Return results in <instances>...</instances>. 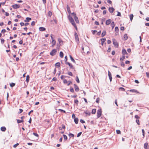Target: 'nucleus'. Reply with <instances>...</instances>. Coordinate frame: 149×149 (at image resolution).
Segmentation results:
<instances>
[{
	"label": "nucleus",
	"mask_w": 149,
	"mask_h": 149,
	"mask_svg": "<svg viewBox=\"0 0 149 149\" xmlns=\"http://www.w3.org/2000/svg\"><path fill=\"white\" fill-rule=\"evenodd\" d=\"M68 19L69 21L72 24L74 27L76 29H77V27L76 26V24L74 22V20L72 18V17L70 16L69 15L68 16Z\"/></svg>",
	"instance_id": "1"
},
{
	"label": "nucleus",
	"mask_w": 149,
	"mask_h": 149,
	"mask_svg": "<svg viewBox=\"0 0 149 149\" xmlns=\"http://www.w3.org/2000/svg\"><path fill=\"white\" fill-rule=\"evenodd\" d=\"M71 14L74 16V19H75L76 22L77 23H79V19L76 16V14L74 13H72Z\"/></svg>",
	"instance_id": "2"
},
{
	"label": "nucleus",
	"mask_w": 149,
	"mask_h": 149,
	"mask_svg": "<svg viewBox=\"0 0 149 149\" xmlns=\"http://www.w3.org/2000/svg\"><path fill=\"white\" fill-rule=\"evenodd\" d=\"M102 115V110L101 109H99L97 111V116L98 118H100Z\"/></svg>",
	"instance_id": "3"
},
{
	"label": "nucleus",
	"mask_w": 149,
	"mask_h": 149,
	"mask_svg": "<svg viewBox=\"0 0 149 149\" xmlns=\"http://www.w3.org/2000/svg\"><path fill=\"white\" fill-rule=\"evenodd\" d=\"M57 50L56 49H54L51 52L50 54L52 56H54Z\"/></svg>",
	"instance_id": "4"
},
{
	"label": "nucleus",
	"mask_w": 149,
	"mask_h": 149,
	"mask_svg": "<svg viewBox=\"0 0 149 149\" xmlns=\"http://www.w3.org/2000/svg\"><path fill=\"white\" fill-rule=\"evenodd\" d=\"M113 44L116 47H118V43L116 42V40L115 39H113Z\"/></svg>",
	"instance_id": "5"
},
{
	"label": "nucleus",
	"mask_w": 149,
	"mask_h": 149,
	"mask_svg": "<svg viewBox=\"0 0 149 149\" xmlns=\"http://www.w3.org/2000/svg\"><path fill=\"white\" fill-rule=\"evenodd\" d=\"M12 7L14 9L18 8L20 7V6L18 4H16L12 6Z\"/></svg>",
	"instance_id": "6"
},
{
	"label": "nucleus",
	"mask_w": 149,
	"mask_h": 149,
	"mask_svg": "<svg viewBox=\"0 0 149 149\" xmlns=\"http://www.w3.org/2000/svg\"><path fill=\"white\" fill-rule=\"evenodd\" d=\"M108 76L109 77L110 81H111L112 79L111 74L109 71H108Z\"/></svg>",
	"instance_id": "7"
},
{
	"label": "nucleus",
	"mask_w": 149,
	"mask_h": 149,
	"mask_svg": "<svg viewBox=\"0 0 149 149\" xmlns=\"http://www.w3.org/2000/svg\"><path fill=\"white\" fill-rule=\"evenodd\" d=\"M114 10V9L112 7H110L109 9V12L111 13H113Z\"/></svg>",
	"instance_id": "8"
},
{
	"label": "nucleus",
	"mask_w": 149,
	"mask_h": 149,
	"mask_svg": "<svg viewBox=\"0 0 149 149\" xmlns=\"http://www.w3.org/2000/svg\"><path fill=\"white\" fill-rule=\"evenodd\" d=\"M111 20L110 19H109L107 20L106 22V24L107 25H108L110 24L111 22Z\"/></svg>",
	"instance_id": "9"
},
{
	"label": "nucleus",
	"mask_w": 149,
	"mask_h": 149,
	"mask_svg": "<svg viewBox=\"0 0 149 149\" xmlns=\"http://www.w3.org/2000/svg\"><path fill=\"white\" fill-rule=\"evenodd\" d=\"M126 58L128 57V56L127 55H123L122 58H121L120 60L121 61H122L125 58V57Z\"/></svg>",
	"instance_id": "10"
},
{
	"label": "nucleus",
	"mask_w": 149,
	"mask_h": 149,
	"mask_svg": "<svg viewBox=\"0 0 149 149\" xmlns=\"http://www.w3.org/2000/svg\"><path fill=\"white\" fill-rule=\"evenodd\" d=\"M122 53L123 55H127V53L126 50L125 49H123L122 50Z\"/></svg>",
	"instance_id": "11"
},
{
	"label": "nucleus",
	"mask_w": 149,
	"mask_h": 149,
	"mask_svg": "<svg viewBox=\"0 0 149 149\" xmlns=\"http://www.w3.org/2000/svg\"><path fill=\"white\" fill-rule=\"evenodd\" d=\"M56 42L54 39L52 40V47H53L56 45Z\"/></svg>",
	"instance_id": "12"
},
{
	"label": "nucleus",
	"mask_w": 149,
	"mask_h": 149,
	"mask_svg": "<svg viewBox=\"0 0 149 149\" xmlns=\"http://www.w3.org/2000/svg\"><path fill=\"white\" fill-rule=\"evenodd\" d=\"M75 90L76 91L78 92L79 91V88L78 86H77L76 84H74Z\"/></svg>",
	"instance_id": "13"
},
{
	"label": "nucleus",
	"mask_w": 149,
	"mask_h": 149,
	"mask_svg": "<svg viewBox=\"0 0 149 149\" xmlns=\"http://www.w3.org/2000/svg\"><path fill=\"white\" fill-rule=\"evenodd\" d=\"M58 40L60 45H62L63 44V42L62 40L60 38H58Z\"/></svg>",
	"instance_id": "14"
},
{
	"label": "nucleus",
	"mask_w": 149,
	"mask_h": 149,
	"mask_svg": "<svg viewBox=\"0 0 149 149\" xmlns=\"http://www.w3.org/2000/svg\"><path fill=\"white\" fill-rule=\"evenodd\" d=\"M39 29L40 31H45L46 29L45 28L42 27H40L39 28Z\"/></svg>",
	"instance_id": "15"
},
{
	"label": "nucleus",
	"mask_w": 149,
	"mask_h": 149,
	"mask_svg": "<svg viewBox=\"0 0 149 149\" xmlns=\"http://www.w3.org/2000/svg\"><path fill=\"white\" fill-rule=\"evenodd\" d=\"M101 44L102 45H103L104 43V42L106 40L105 38H102L101 39Z\"/></svg>",
	"instance_id": "16"
},
{
	"label": "nucleus",
	"mask_w": 149,
	"mask_h": 149,
	"mask_svg": "<svg viewBox=\"0 0 149 149\" xmlns=\"http://www.w3.org/2000/svg\"><path fill=\"white\" fill-rule=\"evenodd\" d=\"M31 19L30 17H27L26 18V20H24L25 22H28L30 20H31Z\"/></svg>",
	"instance_id": "17"
},
{
	"label": "nucleus",
	"mask_w": 149,
	"mask_h": 149,
	"mask_svg": "<svg viewBox=\"0 0 149 149\" xmlns=\"http://www.w3.org/2000/svg\"><path fill=\"white\" fill-rule=\"evenodd\" d=\"M131 92H132V93H139V92H138L137 90L135 89L131 90Z\"/></svg>",
	"instance_id": "18"
},
{
	"label": "nucleus",
	"mask_w": 149,
	"mask_h": 149,
	"mask_svg": "<svg viewBox=\"0 0 149 149\" xmlns=\"http://www.w3.org/2000/svg\"><path fill=\"white\" fill-rule=\"evenodd\" d=\"M66 64L68 65L70 68H72V64L68 62H65V63Z\"/></svg>",
	"instance_id": "19"
},
{
	"label": "nucleus",
	"mask_w": 149,
	"mask_h": 149,
	"mask_svg": "<svg viewBox=\"0 0 149 149\" xmlns=\"http://www.w3.org/2000/svg\"><path fill=\"white\" fill-rule=\"evenodd\" d=\"M69 56H70V59L74 63H75V61L74 60V58L71 56L70 55Z\"/></svg>",
	"instance_id": "20"
},
{
	"label": "nucleus",
	"mask_w": 149,
	"mask_h": 149,
	"mask_svg": "<svg viewBox=\"0 0 149 149\" xmlns=\"http://www.w3.org/2000/svg\"><path fill=\"white\" fill-rule=\"evenodd\" d=\"M6 128L5 127H1V131L3 132H4L6 130Z\"/></svg>",
	"instance_id": "21"
},
{
	"label": "nucleus",
	"mask_w": 149,
	"mask_h": 149,
	"mask_svg": "<svg viewBox=\"0 0 149 149\" xmlns=\"http://www.w3.org/2000/svg\"><path fill=\"white\" fill-rule=\"evenodd\" d=\"M60 56L61 58H63V54L62 52H60Z\"/></svg>",
	"instance_id": "22"
},
{
	"label": "nucleus",
	"mask_w": 149,
	"mask_h": 149,
	"mask_svg": "<svg viewBox=\"0 0 149 149\" xmlns=\"http://www.w3.org/2000/svg\"><path fill=\"white\" fill-rule=\"evenodd\" d=\"M74 121L76 124H77L78 122V119L77 118H75L74 119Z\"/></svg>",
	"instance_id": "23"
},
{
	"label": "nucleus",
	"mask_w": 149,
	"mask_h": 149,
	"mask_svg": "<svg viewBox=\"0 0 149 149\" xmlns=\"http://www.w3.org/2000/svg\"><path fill=\"white\" fill-rule=\"evenodd\" d=\"M29 76L28 75L26 77V81L27 82H28L29 81Z\"/></svg>",
	"instance_id": "24"
},
{
	"label": "nucleus",
	"mask_w": 149,
	"mask_h": 149,
	"mask_svg": "<svg viewBox=\"0 0 149 149\" xmlns=\"http://www.w3.org/2000/svg\"><path fill=\"white\" fill-rule=\"evenodd\" d=\"M67 10L69 14L70 13H71L70 8L68 6H67Z\"/></svg>",
	"instance_id": "25"
},
{
	"label": "nucleus",
	"mask_w": 149,
	"mask_h": 149,
	"mask_svg": "<svg viewBox=\"0 0 149 149\" xmlns=\"http://www.w3.org/2000/svg\"><path fill=\"white\" fill-rule=\"evenodd\" d=\"M148 146V143H145L144 145V148L146 149H147V148Z\"/></svg>",
	"instance_id": "26"
},
{
	"label": "nucleus",
	"mask_w": 149,
	"mask_h": 149,
	"mask_svg": "<svg viewBox=\"0 0 149 149\" xmlns=\"http://www.w3.org/2000/svg\"><path fill=\"white\" fill-rule=\"evenodd\" d=\"M111 25L112 27V29H113L115 26L113 22H111Z\"/></svg>",
	"instance_id": "27"
},
{
	"label": "nucleus",
	"mask_w": 149,
	"mask_h": 149,
	"mask_svg": "<svg viewBox=\"0 0 149 149\" xmlns=\"http://www.w3.org/2000/svg\"><path fill=\"white\" fill-rule=\"evenodd\" d=\"M96 111V110L95 109H93L92 111V113L94 114L95 113Z\"/></svg>",
	"instance_id": "28"
},
{
	"label": "nucleus",
	"mask_w": 149,
	"mask_h": 149,
	"mask_svg": "<svg viewBox=\"0 0 149 149\" xmlns=\"http://www.w3.org/2000/svg\"><path fill=\"white\" fill-rule=\"evenodd\" d=\"M74 103L77 105H78L79 103V101L77 100H74Z\"/></svg>",
	"instance_id": "29"
},
{
	"label": "nucleus",
	"mask_w": 149,
	"mask_h": 149,
	"mask_svg": "<svg viewBox=\"0 0 149 149\" xmlns=\"http://www.w3.org/2000/svg\"><path fill=\"white\" fill-rule=\"evenodd\" d=\"M106 33V32L105 31H103L102 34V37H104V36L105 35Z\"/></svg>",
	"instance_id": "30"
},
{
	"label": "nucleus",
	"mask_w": 149,
	"mask_h": 149,
	"mask_svg": "<svg viewBox=\"0 0 149 149\" xmlns=\"http://www.w3.org/2000/svg\"><path fill=\"white\" fill-rule=\"evenodd\" d=\"M17 123H21L23 122L24 121L23 120H19L18 119V120H17Z\"/></svg>",
	"instance_id": "31"
},
{
	"label": "nucleus",
	"mask_w": 149,
	"mask_h": 149,
	"mask_svg": "<svg viewBox=\"0 0 149 149\" xmlns=\"http://www.w3.org/2000/svg\"><path fill=\"white\" fill-rule=\"evenodd\" d=\"M115 31L116 32L118 33L119 31V29L118 27L116 26L115 28Z\"/></svg>",
	"instance_id": "32"
},
{
	"label": "nucleus",
	"mask_w": 149,
	"mask_h": 149,
	"mask_svg": "<svg viewBox=\"0 0 149 149\" xmlns=\"http://www.w3.org/2000/svg\"><path fill=\"white\" fill-rule=\"evenodd\" d=\"M76 80L77 81V82L79 83L80 82L78 77L77 76L76 78Z\"/></svg>",
	"instance_id": "33"
},
{
	"label": "nucleus",
	"mask_w": 149,
	"mask_h": 149,
	"mask_svg": "<svg viewBox=\"0 0 149 149\" xmlns=\"http://www.w3.org/2000/svg\"><path fill=\"white\" fill-rule=\"evenodd\" d=\"M60 63L59 62H57V63H56L55 65L56 66H58V67H60Z\"/></svg>",
	"instance_id": "34"
},
{
	"label": "nucleus",
	"mask_w": 149,
	"mask_h": 149,
	"mask_svg": "<svg viewBox=\"0 0 149 149\" xmlns=\"http://www.w3.org/2000/svg\"><path fill=\"white\" fill-rule=\"evenodd\" d=\"M69 136L70 138H71L72 137H73L74 136V135L71 133H70L69 134Z\"/></svg>",
	"instance_id": "35"
},
{
	"label": "nucleus",
	"mask_w": 149,
	"mask_h": 149,
	"mask_svg": "<svg viewBox=\"0 0 149 149\" xmlns=\"http://www.w3.org/2000/svg\"><path fill=\"white\" fill-rule=\"evenodd\" d=\"M75 39L76 40H79V38L77 33H76L75 34Z\"/></svg>",
	"instance_id": "36"
},
{
	"label": "nucleus",
	"mask_w": 149,
	"mask_h": 149,
	"mask_svg": "<svg viewBox=\"0 0 149 149\" xmlns=\"http://www.w3.org/2000/svg\"><path fill=\"white\" fill-rule=\"evenodd\" d=\"M15 85V84L13 83H11L10 84V86L11 87H13Z\"/></svg>",
	"instance_id": "37"
},
{
	"label": "nucleus",
	"mask_w": 149,
	"mask_h": 149,
	"mask_svg": "<svg viewBox=\"0 0 149 149\" xmlns=\"http://www.w3.org/2000/svg\"><path fill=\"white\" fill-rule=\"evenodd\" d=\"M48 16L50 17H51L52 15V12L50 11H49L48 13Z\"/></svg>",
	"instance_id": "38"
},
{
	"label": "nucleus",
	"mask_w": 149,
	"mask_h": 149,
	"mask_svg": "<svg viewBox=\"0 0 149 149\" xmlns=\"http://www.w3.org/2000/svg\"><path fill=\"white\" fill-rule=\"evenodd\" d=\"M124 38L125 40H126L127 38V36L126 34L124 35Z\"/></svg>",
	"instance_id": "39"
},
{
	"label": "nucleus",
	"mask_w": 149,
	"mask_h": 149,
	"mask_svg": "<svg viewBox=\"0 0 149 149\" xmlns=\"http://www.w3.org/2000/svg\"><path fill=\"white\" fill-rule=\"evenodd\" d=\"M63 136L64 137V140H66L67 139V137L66 135L63 134Z\"/></svg>",
	"instance_id": "40"
},
{
	"label": "nucleus",
	"mask_w": 149,
	"mask_h": 149,
	"mask_svg": "<svg viewBox=\"0 0 149 149\" xmlns=\"http://www.w3.org/2000/svg\"><path fill=\"white\" fill-rule=\"evenodd\" d=\"M119 89L122 91H125V89L123 87H120Z\"/></svg>",
	"instance_id": "41"
},
{
	"label": "nucleus",
	"mask_w": 149,
	"mask_h": 149,
	"mask_svg": "<svg viewBox=\"0 0 149 149\" xmlns=\"http://www.w3.org/2000/svg\"><path fill=\"white\" fill-rule=\"evenodd\" d=\"M116 133L117 134H121L120 131L119 130H116Z\"/></svg>",
	"instance_id": "42"
},
{
	"label": "nucleus",
	"mask_w": 149,
	"mask_h": 149,
	"mask_svg": "<svg viewBox=\"0 0 149 149\" xmlns=\"http://www.w3.org/2000/svg\"><path fill=\"white\" fill-rule=\"evenodd\" d=\"M70 92H74V89L72 88H70Z\"/></svg>",
	"instance_id": "43"
},
{
	"label": "nucleus",
	"mask_w": 149,
	"mask_h": 149,
	"mask_svg": "<svg viewBox=\"0 0 149 149\" xmlns=\"http://www.w3.org/2000/svg\"><path fill=\"white\" fill-rule=\"evenodd\" d=\"M58 110L60 111L63 112H64V113H65V111L61 109H58Z\"/></svg>",
	"instance_id": "44"
},
{
	"label": "nucleus",
	"mask_w": 149,
	"mask_h": 149,
	"mask_svg": "<svg viewBox=\"0 0 149 149\" xmlns=\"http://www.w3.org/2000/svg\"><path fill=\"white\" fill-rule=\"evenodd\" d=\"M63 82L64 84H65L67 83L68 81L65 79H64L63 80Z\"/></svg>",
	"instance_id": "45"
},
{
	"label": "nucleus",
	"mask_w": 149,
	"mask_h": 149,
	"mask_svg": "<svg viewBox=\"0 0 149 149\" xmlns=\"http://www.w3.org/2000/svg\"><path fill=\"white\" fill-rule=\"evenodd\" d=\"M4 42V40L3 39H1V42L2 44H3Z\"/></svg>",
	"instance_id": "46"
},
{
	"label": "nucleus",
	"mask_w": 149,
	"mask_h": 149,
	"mask_svg": "<svg viewBox=\"0 0 149 149\" xmlns=\"http://www.w3.org/2000/svg\"><path fill=\"white\" fill-rule=\"evenodd\" d=\"M136 122L138 125H139L140 124L139 121V120L136 119Z\"/></svg>",
	"instance_id": "47"
},
{
	"label": "nucleus",
	"mask_w": 149,
	"mask_h": 149,
	"mask_svg": "<svg viewBox=\"0 0 149 149\" xmlns=\"http://www.w3.org/2000/svg\"><path fill=\"white\" fill-rule=\"evenodd\" d=\"M19 145V143H17L13 145V147L14 148H16L17 147V146Z\"/></svg>",
	"instance_id": "48"
},
{
	"label": "nucleus",
	"mask_w": 149,
	"mask_h": 149,
	"mask_svg": "<svg viewBox=\"0 0 149 149\" xmlns=\"http://www.w3.org/2000/svg\"><path fill=\"white\" fill-rule=\"evenodd\" d=\"M68 74L71 76H72V72H68Z\"/></svg>",
	"instance_id": "49"
},
{
	"label": "nucleus",
	"mask_w": 149,
	"mask_h": 149,
	"mask_svg": "<svg viewBox=\"0 0 149 149\" xmlns=\"http://www.w3.org/2000/svg\"><path fill=\"white\" fill-rule=\"evenodd\" d=\"M100 100V98L99 97L98 98H97L96 100V102L97 103H98L99 102V101Z\"/></svg>",
	"instance_id": "50"
},
{
	"label": "nucleus",
	"mask_w": 149,
	"mask_h": 149,
	"mask_svg": "<svg viewBox=\"0 0 149 149\" xmlns=\"http://www.w3.org/2000/svg\"><path fill=\"white\" fill-rule=\"evenodd\" d=\"M33 134L35 135V136H37V137H38V134H37V133H33Z\"/></svg>",
	"instance_id": "51"
},
{
	"label": "nucleus",
	"mask_w": 149,
	"mask_h": 149,
	"mask_svg": "<svg viewBox=\"0 0 149 149\" xmlns=\"http://www.w3.org/2000/svg\"><path fill=\"white\" fill-rule=\"evenodd\" d=\"M81 133H82L81 132H80L79 133H78L77 135V136L78 137H79L81 135Z\"/></svg>",
	"instance_id": "52"
},
{
	"label": "nucleus",
	"mask_w": 149,
	"mask_h": 149,
	"mask_svg": "<svg viewBox=\"0 0 149 149\" xmlns=\"http://www.w3.org/2000/svg\"><path fill=\"white\" fill-rule=\"evenodd\" d=\"M35 24V22L34 21H33L31 23V25L32 26L34 25Z\"/></svg>",
	"instance_id": "53"
},
{
	"label": "nucleus",
	"mask_w": 149,
	"mask_h": 149,
	"mask_svg": "<svg viewBox=\"0 0 149 149\" xmlns=\"http://www.w3.org/2000/svg\"><path fill=\"white\" fill-rule=\"evenodd\" d=\"M97 32V31H96V30H94V31H92V33L93 34H95V33Z\"/></svg>",
	"instance_id": "54"
},
{
	"label": "nucleus",
	"mask_w": 149,
	"mask_h": 149,
	"mask_svg": "<svg viewBox=\"0 0 149 149\" xmlns=\"http://www.w3.org/2000/svg\"><path fill=\"white\" fill-rule=\"evenodd\" d=\"M80 122L81 123H85L84 121V120H83L82 119L80 120Z\"/></svg>",
	"instance_id": "55"
},
{
	"label": "nucleus",
	"mask_w": 149,
	"mask_h": 149,
	"mask_svg": "<svg viewBox=\"0 0 149 149\" xmlns=\"http://www.w3.org/2000/svg\"><path fill=\"white\" fill-rule=\"evenodd\" d=\"M95 24H96L97 25H98L99 24V22L97 21H95Z\"/></svg>",
	"instance_id": "56"
},
{
	"label": "nucleus",
	"mask_w": 149,
	"mask_h": 149,
	"mask_svg": "<svg viewBox=\"0 0 149 149\" xmlns=\"http://www.w3.org/2000/svg\"><path fill=\"white\" fill-rule=\"evenodd\" d=\"M117 16H120L121 15V14H120V13L118 12V14H117Z\"/></svg>",
	"instance_id": "57"
},
{
	"label": "nucleus",
	"mask_w": 149,
	"mask_h": 149,
	"mask_svg": "<svg viewBox=\"0 0 149 149\" xmlns=\"http://www.w3.org/2000/svg\"><path fill=\"white\" fill-rule=\"evenodd\" d=\"M19 113H21L22 112V111H23V110L21 109H19Z\"/></svg>",
	"instance_id": "58"
},
{
	"label": "nucleus",
	"mask_w": 149,
	"mask_h": 149,
	"mask_svg": "<svg viewBox=\"0 0 149 149\" xmlns=\"http://www.w3.org/2000/svg\"><path fill=\"white\" fill-rule=\"evenodd\" d=\"M107 3L109 4H111L112 3V2L111 1L108 0L107 1Z\"/></svg>",
	"instance_id": "59"
},
{
	"label": "nucleus",
	"mask_w": 149,
	"mask_h": 149,
	"mask_svg": "<svg viewBox=\"0 0 149 149\" xmlns=\"http://www.w3.org/2000/svg\"><path fill=\"white\" fill-rule=\"evenodd\" d=\"M85 113L86 114L88 115H90L91 114V113L90 112H85Z\"/></svg>",
	"instance_id": "60"
},
{
	"label": "nucleus",
	"mask_w": 149,
	"mask_h": 149,
	"mask_svg": "<svg viewBox=\"0 0 149 149\" xmlns=\"http://www.w3.org/2000/svg\"><path fill=\"white\" fill-rule=\"evenodd\" d=\"M146 76L148 77L149 78V73H148V72H146Z\"/></svg>",
	"instance_id": "61"
},
{
	"label": "nucleus",
	"mask_w": 149,
	"mask_h": 149,
	"mask_svg": "<svg viewBox=\"0 0 149 149\" xmlns=\"http://www.w3.org/2000/svg\"><path fill=\"white\" fill-rule=\"evenodd\" d=\"M6 30H5V29H3V30H2V31H1V32L2 33H5L6 32Z\"/></svg>",
	"instance_id": "62"
},
{
	"label": "nucleus",
	"mask_w": 149,
	"mask_h": 149,
	"mask_svg": "<svg viewBox=\"0 0 149 149\" xmlns=\"http://www.w3.org/2000/svg\"><path fill=\"white\" fill-rule=\"evenodd\" d=\"M135 117L136 119L139 118V117L137 115H136L135 116Z\"/></svg>",
	"instance_id": "63"
},
{
	"label": "nucleus",
	"mask_w": 149,
	"mask_h": 149,
	"mask_svg": "<svg viewBox=\"0 0 149 149\" xmlns=\"http://www.w3.org/2000/svg\"><path fill=\"white\" fill-rule=\"evenodd\" d=\"M120 30L122 31H123L124 30V27L122 26L120 28Z\"/></svg>",
	"instance_id": "64"
}]
</instances>
